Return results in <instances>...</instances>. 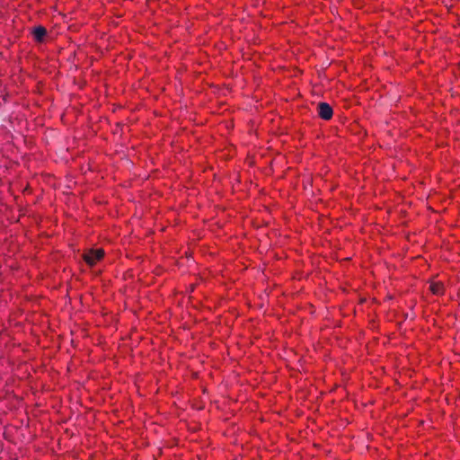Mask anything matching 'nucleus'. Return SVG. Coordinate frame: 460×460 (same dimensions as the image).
Masks as SVG:
<instances>
[{"label":"nucleus","instance_id":"nucleus-3","mask_svg":"<svg viewBox=\"0 0 460 460\" xmlns=\"http://www.w3.org/2000/svg\"><path fill=\"white\" fill-rule=\"evenodd\" d=\"M32 34L37 41L41 42L47 34V30L43 26H38L33 29Z\"/></svg>","mask_w":460,"mask_h":460},{"label":"nucleus","instance_id":"nucleus-4","mask_svg":"<svg viewBox=\"0 0 460 460\" xmlns=\"http://www.w3.org/2000/svg\"><path fill=\"white\" fill-rule=\"evenodd\" d=\"M430 291L437 296L444 293V285L441 282H433L429 286Z\"/></svg>","mask_w":460,"mask_h":460},{"label":"nucleus","instance_id":"nucleus-1","mask_svg":"<svg viewBox=\"0 0 460 460\" xmlns=\"http://www.w3.org/2000/svg\"><path fill=\"white\" fill-rule=\"evenodd\" d=\"M104 256V251L102 249L96 250H89L88 252L83 254V258L84 261L89 266H93L95 263L100 261Z\"/></svg>","mask_w":460,"mask_h":460},{"label":"nucleus","instance_id":"nucleus-2","mask_svg":"<svg viewBox=\"0 0 460 460\" xmlns=\"http://www.w3.org/2000/svg\"><path fill=\"white\" fill-rule=\"evenodd\" d=\"M318 115L324 120H329L332 118V108L327 102H319L317 104Z\"/></svg>","mask_w":460,"mask_h":460}]
</instances>
